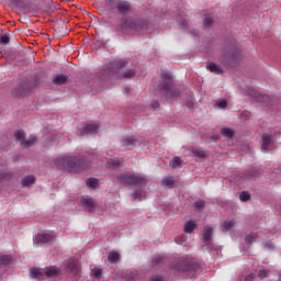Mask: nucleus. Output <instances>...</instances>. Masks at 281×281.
Listing matches in <instances>:
<instances>
[{
	"mask_svg": "<svg viewBox=\"0 0 281 281\" xmlns=\"http://www.w3.org/2000/svg\"><path fill=\"white\" fill-rule=\"evenodd\" d=\"M217 106H218V109H226L227 101L226 100H222V101L217 102Z\"/></svg>",
	"mask_w": 281,
	"mask_h": 281,
	"instance_id": "obj_44",
	"label": "nucleus"
},
{
	"mask_svg": "<svg viewBox=\"0 0 281 281\" xmlns=\"http://www.w3.org/2000/svg\"><path fill=\"white\" fill-rule=\"evenodd\" d=\"M100 276H102V269L95 268V269L92 270V277L93 278L100 279Z\"/></svg>",
	"mask_w": 281,
	"mask_h": 281,
	"instance_id": "obj_43",
	"label": "nucleus"
},
{
	"mask_svg": "<svg viewBox=\"0 0 281 281\" xmlns=\"http://www.w3.org/2000/svg\"><path fill=\"white\" fill-rule=\"evenodd\" d=\"M93 133H98L97 124H88L81 130V135H91Z\"/></svg>",
	"mask_w": 281,
	"mask_h": 281,
	"instance_id": "obj_17",
	"label": "nucleus"
},
{
	"mask_svg": "<svg viewBox=\"0 0 281 281\" xmlns=\"http://www.w3.org/2000/svg\"><path fill=\"white\" fill-rule=\"evenodd\" d=\"M151 109H159V101H153Z\"/></svg>",
	"mask_w": 281,
	"mask_h": 281,
	"instance_id": "obj_48",
	"label": "nucleus"
},
{
	"mask_svg": "<svg viewBox=\"0 0 281 281\" xmlns=\"http://www.w3.org/2000/svg\"><path fill=\"white\" fill-rule=\"evenodd\" d=\"M36 183V177L26 176L22 179V188H30V186H34Z\"/></svg>",
	"mask_w": 281,
	"mask_h": 281,
	"instance_id": "obj_18",
	"label": "nucleus"
},
{
	"mask_svg": "<svg viewBox=\"0 0 281 281\" xmlns=\"http://www.w3.org/2000/svg\"><path fill=\"white\" fill-rule=\"evenodd\" d=\"M36 136H31L30 138L24 140V144L22 145L24 148H30V146H35L36 145Z\"/></svg>",
	"mask_w": 281,
	"mask_h": 281,
	"instance_id": "obj_30",
	"label": "nucleus"
},
{
	"mask_svg": "<svg viewBox=\"0 0 281 281\" xmlns=\"http://www.w3.org/2000/svg\"><path fill=\"white\" fill-rule=\"evenodd\" d=\"M162 82L158 86L159 93L165 95V98H179L181 92L179 89L175 88V83H172V75L170 72L161 74Z\"/></svg>",
	"mask_w": 281,
	"mask_h": 281,
	"instance_id": "obj_3",
	"label": "nucleus"
},
{
	"mask_svg": "<svg viewBox=\"0 0 281 281\" xmlns=\"http://www.w3.org/2000/svg\"><path fill=\"white\" fill-rule=\"evenodd\" d=\"M206 69H210L212 74H223V69L221 67L216 66V64L211 63L210 65L206 66Z\"/></svg>",
	"mask_w": 281,
	"mask_h": 281,
	"instance_id": "obj_28",
	"label": "nucleus"
},
{
	"mask_svg": "<svg viewBox=\"0 0 281 281\" xmlns=\"http://www.w3.org/2000/svg\"><path fill=\"white\" fill-rule=\"evenodd\" d=\"M144 196V192L139 189L133 192L132 198L135 201L136 199H142Z\"/></svg>",
	"mask_w": 281,
	"mask_h": 281,
	"instance_id": "obj_40",
	"label": "nucleus"
},
{
	"mask_svg": "<svg viewBox=\"0 0 281 281\" xmlns=\"http://www.w3.org/2000/svg\"><path fill=\"white\" fill-rule=\"evenodd\" d=\"M58 164L68 172H82V170H87V168L91 166V162H89V158H87V156L61 158L58 160Z\"/></svg>",
	"mask_w": 281,
	"mask_h": 281,
	"instance_id": "obj_1",
	"label": "nucleus"
},
{
	"mask_svg": "<svg viewBox=\"0 0 281 281\" xmlns=\"http://www.w3.org/2000/svg\"><path fill=\"white\" fill-rule=\"evenodd\" d=\"M169 166L170 168H181L183 166V160L179 156H176L170 160Z\"/></svg>",
	"mask_w": 281,
	"mask_h": 281,
	"instance_id": "obj_22",
	"label": "nucleus"
},
{
	"mask_svg": "<svg viewBox=\"0 0 281 281\" xmlns=\"http://www.w3.org/2000/svg\"><path fill=\"white\" fill-rule=\"evenodd\" d=\"M15 137H16L18 142H20L21 146H23L25 144V132H23V131L15 132Z\"/></svg>",
	"mask_w": 281,
	"mask_h": 281,
	"instance_id": "obj_32",
	"label": "nucleus"
},
{
	"mask_svg": "<svg viewBox=\"0 0 281 281\" xmlns=\"http://www.w3.org/2000/svg\"><path fill=\"white\" fill-rule=\"evenodd\" d=\"M239 58H240L239 53H238V52H234L233 55H232V60H233V61H236V60H238Z\"/></svg>",
	"mask_w": 281,
	"mask_h": 281,
	"instance_id": "obj_45",
	"label": "nucleus"
},
{
	"mask_svg": "<svg viewBox=\"0 0 281 281\" xmlns=\"http://www.w3.org/2000/svg\"><path fill=\"white\" fill-rule=\"evenodd\" d=\"M12 177H14V175L10 171H0V183H1V181L12 179Z\"/></svg>",
	"mask_w": 281,
	"mask_h": 281,
	"instance_id": "obj_34",
	"label": "nucleus"
},
{
	"mask_svg": "<svg viewBox=\"0 0 281 281\" xmlns=\"http://www.w3.org/2000/svg\"><path fill=\"white\" fill-rule=\"evenodd\" d=\"M123 32H136V34H148V21L144 19L127 18L121 25Z\"/></svg>",
	"mask_w": 281,
	"mask_h": 281,
	"instance_id": "obj_4",
	"label": "nucleus"
},
{
	"mask_svg": "<svg viewBox=\"0 0 281 281\" xmlns=\"http://www.w3.org/2000/svg\"><path fill=\"white\" fill-rule=\"evenodd\" d=\"M121 144L125 150H133V148H135V144H137V139L135 136H125L121 139Z\"/></svg>",
	"mask_w": 281,
	"mask_h": 281,
	"instance_id": "obj_10",
	"label": "nucleus"
},
{
	"mask_svg": "<svg viewBox=\"0 0 281 281\" xmlns=\"http://www.w3.org/2000/svg\"><path fill=\"white\" fill-rule=\"evenodd\" d=\"M271 144H273L271 135L270 134H263L262 135V143H261L262 150H270L271 149Z\"/></svg>",
	"mask_w": 281,
	"mask_h": 281,
	"instance_id": "obj_14",
	"label": "nucleus"
},
{
	"mask_svg": "<svg viewBox=\"0 0 281 281\" xmlns=\"http://www.w3.org/2000/svg\"><path fill=\"white\" fill-rule=\"evenodd\" d=\"M235 223L234 221H224L221 228L222 232H229V229H232L234 227Z\"/></svg>",
	"mask_w": 281,
	"mask_h": 281,
	"instance_id": "obj_27",
	"label": "nucleus"
},
{
	"mask_svg": "<svg viewBox=\"0 0 281 281\" xmlns=\"http://www.w3.org/2000/svg\"><path fill=\"white\" fill-rule=\"evenodd\" d=\"M105 161L108 164V168H111L112 170H115V168H120V160L109 159Z\"/></svg>",
	"mask_w": 281,
	"mask_h": 281,
	"instance_id": "obj_35",
	"label": "nucleus"
},
{
	"mask_svg": "<svg viewBox=\"0 0 281 281\" xmlns=\"http://www.w3.org/2000/svg\"><path fill=\"white\" fill-rule=\"evenodd\" d=\"M221 134L223 135V137H227L228 139H232V137L234 136V130L229 127H223L221 131Z\"/></svg>",
	"mask_w": 281,
	"mask_h": 281,
	"instance_id": "obj_29",
	"label": "nucleus"
},
{
	"mask_svg": "<svg viewBox=\"0 0 281 281\" xmlns=\"http://www.w3.org/2000/svg\"><path fill=\"white\" fill-rule=\"evenodd\" d=\"M56 239V235L54 234H49V233H46V234H37L34 238V243L35 245H41L42 244H47V243H52V240H55Z\"/></svg>",
	"mask_w": 281,
	"mask_h": 281,
	"instance_id": "obj_8",
	"label": "nucleus"
},
{
	"mask_svg": "<svg viewBox=\"0 0 281 281\" xmlns=\"http://www.w3.org/2000/svg\"><path fill=\"white\" fill-rule=\"evenodd\" d=\"M117 181L123 186H142L146 183L145 178L133 176V175H120L117 177Z\"/></svg>",
	"mask_w": 281,
	"mask_h": 281,
	"instance_id": "obj_7",
	"label": "nucleus"
},
{
	"mask_svg": "<svg viewBox=\"0 0 281 281\" xmlns=\"http://www.w3.org/2000/svg\"><path fill=\"white\" fill-rule=\"evenodd\" d=\"M161 262H164V257H161V256H155L151 259V263L154 267H155V265H161Z\"/></svg>",
	"mask_w": 281,
	"mask_h": 281,
	"instance_id": "obj_41",
	"label": "nucleus"
},
{
	"mask_svg": "<svg viewBox=\"0 0 281 281\" xmlns=\"http://www.w3.org/2000/svg\"><path fill=\"white\" fill-rule=\"evenodd\" d=\"M108 8H116L119 14H131L133 5L128 1L105 0Z\"/></svg>",
	"mask_w": 281,
	"mask_h": 281,
	"instance_id": "obj_6",
	"label": "nucleus"
},
{
	"mask_svg": "<svg viewBox=\"0 0 281 281\" xmlns=\"http://www.w3.org/2000/svg\"><path fill=\"white\" fill-rule=\"evenodd\" d=\"M212 234H214V228L205 226L203 229V241L205 245H212Z\"/></svg>",
	"mask_w": 281,
	"mask_h": 281,
	"instance_id": "obj_12",
	"label": "nucleus"
},
{
	"mask_svg": "<svg viewBox=\"0 0 281 281\" xmlns=\"http://www.w3.org/2000/svg\"><path fill=\"white\" fill-rule=\"evenodd\" d=\"M34 93V85L31 81H24L20 83L18 87L13 88L11 94L13 98H29Z\"/></svg>",
	"mask_w": 281,
	"mask_h": 281,
	"instance_id": "obj_5",
	"label": "nucleus"
},
{
	"mask_svg": "<svg viewBox=\"0 0 281 281\" xmlns=\"http://www.w3.org/2000/svg\"><path fill=\"white\" fill-rule=\"evenodd\" d=\"M249 94H250V98H254V100H256V102H267V100H269V97H267L266 94H262L258 90H250Z\"/></svg>",
	"mask_w": 281,
	"mask_h": 281,
	"instance_id": "obj_13",
	"label": "nucleus"
},
{
	"mask_svg": "<svg viewBox=\"0 0 281 281\" xmlns=\"http://www.w3.org/2000/svg\"><path fill=\"white\" fill-rule=\"evenodd\" d=\"M69 267L71 271L78 272V267H76V263H70Z\"/></svg>",
	"mask_w": 281,
	"mask_h": 281,
	"instance_id": "obj_49",
	"label": "nucleus"
},
{
	"mask_svg": "<svg viewBox=\"0 0 281 281\" xmlns=\"http://www.w3.org/2000/svg\"><path fill=\"white\" fill-rule=\"evenodd\" d=\"M218 137H220L218 135H214V136H213V139L216 140V139H218Z\"/></svg>",
	"mask_w": 281,
	"mask_h": 281,
	"instance_id": "obj_53",
	"label": "nucleus"
},
{
	"mask_svg": "<svg viewBox=\"0 0 281 281\" xmlns=\"http://www.w3.org/2000/svg\"><path fill=\"white\" fill-rule=\"evenodd\" d=\"M246 281H251L254 280V274H248L246 278H245Z\"/></svg>",
	"mask_w": 281,
	"mask_h": 281,
	"instance_id": "obj_50",
	"label": "nucleus"
},
{
	"mask_svg": "<svg viewBox=\"0 0 281 281\" xmlns=\"http://www.w3.org/2000/svg\"><path fill=\"white\" fill-rule=\"evenodd\" d=\"M193 207L196 212H203L205 210V201L198 200L193 203Z\"/></svg>",
	"mask_w": 281,
	"mask_h": 281,
	"instance_id": "obj_26",
	"label": "nucleus"
},
{
	"mask_svg": "<svg viewBox=\"0 0 281 281\" xmlns=\"http://www.w3.org/2000/svg\"><path fill=\"white\" fill-rule=\"evenodd\" d=\"M11 261H12V257L8 255L0 256V267H5L10 265Z\"/></svg>",
	"mask_w": 281,
	"mask_h": 281,
	"instance_id": "obj_31",
	"label": "nucleus"
},
{
	"mask_svg": "<svg viewBox=\"0 0 281 281\" xmlns=\"http://www.w3.org/2000/svg\"><path fill=\"white\" fill-rule=\"evenodd\" d=\"M269 273H271V271L267 269L259 270L258 278H260V280H265V278H269Z\"/></svg>",
	"mask_w": 281,
	"mask_h": 281,
	"instance_id": "obj_38",
	"label": "nucleus"
},
{
	"mask_svg": "<svg viewBox=\"0 0 281 281\" xmlns=\"http://www.w3.org/2000/svg\"><path fill=\"white\" fill-rule=\"evenodd\" d=\"M86 186L88 188H92V190H95V188H99L100 181L98 179H95V178H89L86 181Z\"/></svg>",
	"mask_w": 281,
	"mask_h": 281,
	"instance_id": "obj_24",
	"label": "nucleus"
},
{
	"mask_svg": "<svg viewBox=\"0 0 281 281\" xmlns=\"http://www.w3.org/2000/svg\"><path fill=\"white\" fill-rule=\"evenodd\" d=\"M256 177H260V171L251 170V171H248V172L245 173L244 179L249 180V179H254Z\"/></svg>",
	"mask_w": 281,
	"mask_h": 281,
	"instance_id": "obj_33",
	"label": "nucleus"
},
{
	"mask_svg": "<svg viewBox=\"0 0 281 281\" xmlns=\"http://www.w3.org/2000/svg\"><path fill=\"white\" fill-rule=\"evenodd\" d=\"M30 276L35 280H43L45 278V272L42 269L33 268L30 271Z\"/></svg>",
	"mask_w": 281,
	"mask_h": 281,
	"instance_id": "obj_16",
	"label": "nucleus"
},
{
	"mask_svg": "<svg viewBox=\"0 0 281 281\" xmlns=\"http://www.w3.org/2000/svg\"><path fill=\"white\" fill-rule=\"evenodd\" d=\"M176 183H177V181L175 180V178L172 176H167V177L162 178V180H161V186L164 188H169V190H172V188H175Z\"/></svg>",
	"mask_w": 281,
	"mask_h": 281,
	"instance_id": "obj_15",
	"label": "nucleus"
},
{
	"mask_svg": "<svg viewBox=\"0 0 281 281\" xmlns=\"http://www.w3.org/2000/svg\"><path fill=\"white\" fill-rule=\"evenodd\" d=\"M176 271H196V266L188 260H181L176 265Z\"/></svg>",
	"mask_w": 281,
	"mask_h": 281,
	"instance_id": "obj_9",
	"label": "nucleus"
},
{
	"mask_svg": "<svg viewBox=\"0 0 281 281\" xmlns=\"http://www.w3.org/2000/svg\"><path fill=\"white\" fill-rule=\"evenodd\" d=\"M187 106H188L189 109H192V106H194V103H192V101H188V102H187Z\"/></svg>",
	"mask_w": 281,
	"mask_h": 281,
	"instance_id": "obj_51",
	"label": "nucleus"
},
{
	"mask_svg": "<svg viewBox=\"0 0 281 281\" xmlns=\"http://www.w3.org/2000/svg\"><path fill=\"white\" fill-rule=\"evenodd\" d=\"M113 76L116 78L133 79L137 74V67L130 60H119L112 67Z\"/></svg>",
	"mask_w": 281,
	"mask_h": 281,
	"instance_id": "obj_2",
	"label": "nucleus"
},
{
	"mask_svg": "<svg viewBox=\"0 0 281 281\" xmlns=\"http://www.w3.org/2000/svg\"><path fill=\"white\" fill-rule=\"evenodd\" d=\"M180 29H181V30L188 29V21L182 20L181 23H180Z\"/></svg>",
	"mask_w": 281,
	"mask_h": 281,
	"instance_id": "obj_46",
	"label": "nucleus"
},
{
	"mask_svg": "<svg viewBox=\"0 0 281 281\" xmlns=\"http://www.w3.org/2000/svg\"><path fill=\"white\" fill-rule=\"evenodd\" d=\"M192 157H198V159H205L207 157V154L203 149H191Z\"/></svg>",
	"mask_w": 281,
	"mask_h": 281,
	"instance_id": "obj_21",
	"label": "nucleus"
},
{
	"mask_svg": "<svg viewBox=\"0 0 281 281\" xmlns=\"http://www.w3.org/2000/svg\"><path fill=\"white\" fill-rule=\"evenodd\" d=\"M109 262L115 263L120 262V252L117 251H110L108 256Z\"/></svg>",
	"mask_w": 281,
	"mask_h": 281,
	"instance_id": "obj_25",
	"label": "nucleus"
},
{
	"mask_svg": "<svg viewBox=\"0 0 281 281\" xmlns=\"http://www.w3.org/2000/svg\"><path fill=\"white\" fill-rule=\"evenodd\" d=\"M13 5H19V0H10Z\"/></svg>",
	"mask_w": 281,
	"mask_h": 281,
	"instance_id": "obj_52",
	"label": "nucleus"
},
{
	"mask_svg": "<svg viewBox=\"0 0 281 281\" xmlns=\"http://www.w3.org/2000/svg\"><path fill=\"white\" fill-rule=\"evenodd\" d=\"M44 276H46V278H54V276H58V268H56V266L45 268Z\"/></svg>",
	"mask_w": 281,
	"mask_h": 281,
	"instance_id": "obj_20",
	"label": "nucleus"
},
{
	"mask_svg": "<svg viewBox=\"0 0 281 281\" xmlns=\"http://www.w3.org/2000/svg\"><path fill=\"white\" fill-rule=\"evenodd\" d=\"M256 238H258V234H256V233H251V234L247 235L245 237L246 245H251V243H254V240H256Z\"/></svg>",
	"mask_w": 281,
	"mask_h": 281,
	"instance_id": "obj_37",
	"label": "nucleus"
},
{
	"mask_svg": "<svg viewBox=\"0 0 281 281\" xmlns=\"http://www.w3.org/2000/svg\"><path fill=\"white\" fill-rule=\"evenodd\" d=\"M149 281H164V278L156 276V277L149 278Z\"/></svg>",
	"mask_w": 281,
	"mask_h": 281,
	"instance_id": "obj_47",
	"label": "nucleus"
},
{
	"mask_svg": "<svg viewBox=\"0 0 281 281\" xmlns=\"http://www.w3.org/2000/svg\"><path fill=\"white\" fill-rule=\"evenodd\" d=\"M8 43H10V36L8 35L0 36V45H8Z\"/></svg>",
	"mask_w": 281,
	"mask_h": 281,
	"instance_id": "obj_42",
	"label": "nucleus"
},
{
	"mask_svg": "<svg viewBox=\"0 0 281 281\" xmlns=\"http://www.w3.org/2000/svg\"><path fill=\"white\" fill-rule=\"evenodd\" d=\"M212 23H214V19H212L210 15H206L203 21L204 27H212Z\"/></svg>",
	"mask_w": 281,
	"mask_h": 281,
	"instance_id": "obj_39",
	"label": "nucleus"
},
{
	"mask_svg": "<svg viewBox=\"0 0 281 281\" xmlns=\"http://www.w3.org/2000/svg\"><path fill=\"white\" fill-rule=\"evenodd\" d=\"M194 229H196V222L190 220L189 222H187L184 224L186 234H192V232H194Z\"/></svg>",
	"mask_w": 281,
	"mask_h": 281,
	"instance_id": "obj_23",
	"label": "nucleus"
},
{
	"mask_svg": "<svg viewBox=\"0 0 281 281\" xmlns=\"http://www.w3.org/2000/svg\"><path fill=\"white\" fill-rule=\"evenodd\" d=\"M67 80H69V77H67V75H57L53 78L54 85H57L58 87H60V85H65Z\"/></svg>",
	"mask_w": 281,
	"mask_h": 281,
	"instance_id": "obj_19",
	"label": "nucleus"
},
{
	"mask_svg": "<svg viewBox=\"0 0 281 281\" xmlns=\"http://www.w3.org/2000/svg\"><path fill=\"white\" fill-rule=\"evenodd\" d=\"M80 203L87 212H93L95 210V201H93V198H82Z\"/></svg>",
	"mask_w": 281,
	"mask_h": 281,
	"instance_id": "obj_11",
	"label": "nucleus"
},
{
	"mask_svg": "<svg viewBox=\"0 0 281 281\" xmlns=\"http://www.w3.org/2000/svg\"><path fill=\"white\" fill-rule=\"evenodd\" d=\"M249 199H251V194H249L248 191H243L239 194V200L241 201V203H247V201H249Z\"/></svg>",
	"mask_w": 281,
	"mask_h": 281,
	"instance_id": "obj_36",
	"label": "nucleus"
}]
</instances>
